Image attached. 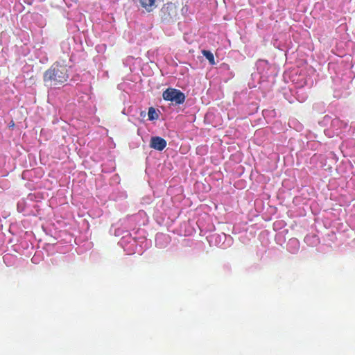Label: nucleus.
<instances>
[{
    "label": "nucleus",
    "instance_id": "nucleus-1",
    "mask_svg": "<svg viewBox=\"0 0 355 355\" xmlns=\"http://www.w3.org/2000/svg\"><path fill=\"white\" fill-rule=\"evenodd\" d=\"M69 78L67 66L60 62H55L44 73V81L51 86H56L65 83Z\"/></svg>",
    "mask_w": 355,
    "mask_h": 355
},
{
    "label": "nucleus",
    "instance_id": "nucleus-2",
    "mask_svg": "<svg viewBox=\"0 0 355 355\" xmlns=\"http://www.w3.org/2000/svg\"><path fill=\"white\" fill-rule=\"evenodd\" d=\"M162 97L165 101H171L176 105L182 104L186 98L184 94L180 90L171 87L164 91Z\"/></svg>",
    "mask_w": 355,
    "mask_h": 355
},
{
    "label": "nucleus",
    "instance_id": "nucleus-3",
    "mask_svg": "<svg viewBox=\"0 0 355 355\" xmlns=\"http://www.w3.org/2000/svg\"><path fill=\"white\" fill-rule=\"evenodd\" d=\"M159 16L162 21L169 22L173 21L177 16V8L171 2L163 5L160 11Z\"/></svg>",
    "mask_w": 355,
    "mask_h": 355
},
{
    "label": "nucleus",
    "instance_id": "nucleus-4",
    "mask_svg": "<svg viewBox=\"0 0 355 355\" xmlns=\"http://www.w3.org/2000/svg\"><path fill=\"white\" fill-rule=\"evenodd\" d=\"M166 141L160 137H153L150 139V147L151 148L162 151L166 148Z\"/></svg>",
    "mask_w": 355,
    "mask_h": 355
},
{
    "label": "nucleus",
    "instance_id": "nucleus-5",
    "mask_svg": "<svg viewBox=\"0 0 355 355\" xmlns=\"http://www.w3.org/2000/svg\"><path fill=\"white\" fill-rule=\"evenodd\" d=\"M156 0H139L140 4L147 12L153 11L155 7Z\"/></svg>",
    "mask_w": 355,
    "mask_h": 355
},
{
    "label": "nucleus",
    "instance_id": "nucleus-6",
    "mask_svg": "<svg viewBox=\"0 0 355 355\" xmlns=\"http://www.w3.org/2000/svg\"><path fill=\"white\" fill-rule=\"evenodd\" d=\"M202 54L209 60V62L211 65H214L216 64L214 54L207 50H202Z\"/></svg>",
    "mask_w": 355,
    "mask_h": 355
},
{
    "label": "nucleus",
    "instance_id": "nucleus-7",
    "mask_svg": "<svg viewBox=\"0 0 355 355\" xmlns=\"http://www.w3.org/2000/svg\"><path fill=\"white\" fill-rule=\"evenodd\" d=\"M148 119L150 121L157 119L158 118V114H157L155 110L153 107H150L148 112Z\"/></svg>",
    "mask_w": 355,
    "mask_h": 355
}]
</instances>
